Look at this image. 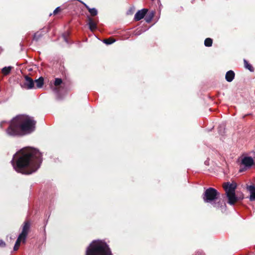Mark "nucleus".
Returning <instances> with one entry per match:
<instances>
[{"label": "nucleus", "instance_id": "1", "mask_svg": "<svg viewBox=\"0 0 255 255\" xmlns=\"http://www.w3.org/2000/svg\"><path fill=\"white\" fill-rule=\"evenodd\" d=\"M42 160V155L38 150L27 147L15 153L11 162L16 172L30 174L39 168Z\"/></svg>", "mask_w": 255, "mask_h": 255}, {"label": "nucleus", "instance_id": "2", "mask_svg": "<svg viewBox=\"0 0 255 255\" xmlns=\"http://www.w3.org/2000/svg\"><path fill=\"white\" fill-rule=\"evenodd\" d=\"M35 125L33 118L26 115H19L11 121L6 132L11 136L30 133L34 130Z\"/></svg>", "mask_w": 255, "mask_h": 255}, {"label": "nucleus", "instance_id": "3", "mask_svg": "<svg viewBox=\"0 0 255 255\" xmlns=\"http://www.w3.org/2000/svg\"><path fill=\"white\" fill-rule=\"evenodd\" d=\"M219 196V193L217 190L210 187L205 190L203 199L205 203H211L214 208L224 213L226 211V205L218 198Z\"/></svg>", "mask_w": 255, "mask_h": 255}, {"label": "nucleus", "instance_id": "4", "mask_svg": "<svg viewBox=\"0 0 255 255\" xmlns=\"http://www.w3.org/2000/svg\"><path fill=\"white\" fill-rule=\"evenodd\" d=\"M86 255H113L107 244L102 240L93 241L87 248Z\"/></svg>", "mask_w": 255, "mask_h": 255}, {"label": "nucleus", "instance_id": "5", "mask_svg": "<svg viewBox=\"0 0 255 255\" xmlns=\"http://www.w3.org/2000/svg\"><path fill=\"white\" fill-rule=\"evenodd\" d=\"M237 185L235 183H226L224 184L223 187L225 190L227 197L228 199V203L230 205H234L237 201L238 198L235 195V189Z\"/></svg>", "mask_w": 255, "mask_h": 255}, {"label": "nucleus", "instance_id": "6", "mask_svg": "<svg viewBox=\"0 0 255 255\" xmlns=\"http://www.w3.org/2000/svg\"><path fill=\"white\" fill-rule=\"evenodd\" d=\"M29 229V223L28 222H25L22 226L21 233L18 236V238L16 240V241L14 245L13 248V250L14 251H16L18 249L19 247L20 246V243L21 242L23 243L25 242V240L28 234Z\"/></svg>", "mask_w": 255, "mask_h": 255}, {"label": "nucleus", "instance_id": "7", "mask_svg": "<svg viewBox=\"0 0 255 255\" xmlns=\"http://www.w3.org/2000/svg\"><path fill=\"white\" fill-rule=\"evenodd\" d=\"M55 87L53 88V91L57 95L59 94L61 88H64L65 84L60 78H55L54 83Z\"/></svg>", "mask_w": 255, "mask_h": 255}, {"label": "nucleus", "instance_id": "8", "mask_svg": "<svg viewBox=\"0 0 255 255\" xmlns=\"http://www.w3.org/2000/svg\"><path fill=\"white\" fill-rule=\"evenodd\" d=\"M24 83L21 85V87L26 89H31L35 88L33 80L29 76L24 77Z\"/></svg>", "mask_w": 255, "mask_h": 255}, {"label": "nucleus", "instance_id": "9", "mask_svg": "<svg viewBox=\"0 0 255 255\" xmlns=\"http://www.w3.org/2000/svg\"><path fill=\"white\" fill-rule=\"evenodd\" d=\"M254 163V159L251 157H244L242 160V164L244 165L246 169L251 168Z\"/></svg>", "mask_w": 255, "mask_h": 255}, {"label": "nucleus", "instance_id": "10", "mask_svg": "<svg viewBox=\"0 0 255 255\" xmlns=\"http://www.w3.org/2000/svg\"><path fill=\"white\" fill-rule=\"evenodd\" d=\"M147 9L146 8L138 10L134 15V19L136 21H138L143 18L147 12Z\"/></svg>", "mask_w": 255, "mask_h": 255}, {"label": "nucleus", "instance_id": "11", "mask_svg": "<svg viewBox=\"0 0 255 255\" xmlns=\"http://www.w3.org/2000/svg\"><path fill=\"white\" fill-rule=\"evenodd\" d=\"M247 189L250 193V200L251 201L255 200V186L254 185L248 186Z\"/></svg>", "mask_w": 255, "mask_h": 255}, {"label": "nucleus", "instance_id": "12", "mask_svg": "<svg viewBox=\"0 0 255 255\" xmlns=\"http://www.w3.org/2000/svg\"><path fill=\"white\" fill-rule=\"evenodd\" d=\"M234 77L235 73L232 70L228 71L226 74L225 79L229 82H232L234 79Z\"/></svg>", "mask_w": 255, "mask_h": 255}, {"label": "nucleus", "instance_id": "13", "mask_svg": "<svg viewBox=\"0 0 255 255\" xmlns=\"http://www.w3.org/2000/svg\"><path fill=\"white\" fill-rule=\"evenodd\" d=\"M88 24L91 30L93 31L97 28L96 23L93 21V20L89 17L88 18Z\"/></svg>", "mask_w": 255, "mask_h": 255}, {"label": "nucleus", "instance_id": "14", "mask_svg": "<svg viewBox=\"0 0 255 255\" xmlns=\"http://www.w3.org/2000/svg\"><path fill=\"white\" fill-rule=\"evenodd\" d=\"M81 3H82L83 4H84L85 5V6L88 9L89 12H90V13L91 14V15L95 16V15H96L97 14L98 11H97V9L96 8H90L86 4L83 3L82 1H81Z\"/></svg>", "mask_w": 255, "mask_h": 255}, {"label": "nucleus", "instance_id": "15", "mask_svg": "<svg viewBox=\"0 0 255 255\" xmlns=\"http://www.w3.org/2000/svg\"><path fill=\"white\" fill-rule=\"evenodd\" d=\"M36 88H41L43 85L44 79L41 77L35 81Z\"/></svg>", "mask_w": 255, "mask_h": 255}, {"label": "nucleus", "instance_id": "16", "mask_svg": "<svg viewBox=\"0 0 255 255\" xmlns=\"http://www.w3.org/2000/svg\"><path fill=\"white\" fill-rule=\"evenodd\" d=\"M11 68L10 66L4 67L1 69V72L4 75H7L10 73Z\"/></svg>", "mask_w": 255, "mask_h": 255}, {"label": "nucleus", "instance_id": "17", "mask_svg": "<svg viewBox=\"0 0 255 255\" xmlns=\"http://www.w3.org/2000/svg\"><path fill=\"white\" fill-rule=\"evenodd\" d=\"M244 62L245 68L250 70L251 72H253L254 69L253 66L250 63H249L246 59L244 60Z\"/></svg>", "mask_w": 255, "mask_h": 255}, {"label": "nucleus", "instance_id": "18", "mask_svg": "<svg viewBox=\"0 0 255 255\" xmlns=\"http://www.w3.org/2000/svg\"><path fill=\"white\" fill-rule=\"evenodd\" d=\"M212 43H213L212 39L210 38H206L204 41L205 45L207 47L211 46Z\"/></svg>", "mask_w": 255, "mask_h": 255}, {"label": "nucleus", "instance_id": "19", "mask_svg": "<svg viewBox=\"0 0 255 255\" xmlns=\"http://www.w3.org/2000/svg\"><path fill=\"white\" fill-rule=\"evenodd\" d=\"M115 41V40L112 39H106L104 40V42L107 44H111Z\"/></svg>", "mask_w": 255, "mask_h": 255}, {"label": "nucleus", "instance_id": "20", "mask_svg": "<svg viewBox=\"0 0 255 255\" xmlns=\"http://www.w3.org/2000/svg\"><path fill=\"white\" fill-rule=\"evenodd\" d=\"M153 16V13H151L148 16H146L145 18V20L146 22H149L150 21L151 19L152 18Z\"/></svg>", "mask_w": 255, "mask_h": 255}, {"label": "nucleus", "instance_id": "21", "mask_svg": "<svg viewBox=\"0 0 255 255\" xmlns=\"http://www.w3.org/2000/svg\"><path fill=\"white\" fill-rule=\"evenodd\" d=\"M67 36V34L65 33L63 34V35L62 36V38L63 39V40L65 41L66 43L68 44L69 41Z\"/></svg>", "mask_w": 255, "mask_h": 255}, {"label": "nucleus", "instance_id": "22", "mask_svg": "<svg viewBox=\"0 0 255 255\" xmlns=\"http://www.w3.org/2000/svg\"><path fill=\"white\" fill-rule=\"evenodd\" d=\"M61 10L60 7H57L53 11V14L55 15L57 14Z\"/></svg>", "mask_w": 255, "mask_h": 255}, {"label": "nucleus", "instance_id": "23", "mask_svg": "<svg viewBox=\"0 0 255 255\" xmlns=\"http://www.w3.org/2000/svg\"><path fill=\"white\" fill-rule=\"evenodd\" d=\"M142 32V30L141 29H140L139 30L137 29L134 32V34L136 35H140Z\"/></svg>", "mask_w": 255, "mask_h": 255}, {"label": "nucleus", "instance_id": "24", "mask_svg": "<svg viewBox=\"0 0 255 255\" xmlns=\"http://www.w3.org/2000/svg\"><path fill=\"white\" fill-rule=\"evenodd\" d=\"M196 255H204L202 251H198L196 253Z\"/></svg>", "mask_w": 255, "mask_h": 255}, {"label": "nucleus", "instance_id": "25", "mask_svg": "<svg viewBox=\"0 0 255 255\" xmlns=\"http://www.w3.org/2000/svg\"><path fill=\"white\" fill-rule=\"evenodd\" d=\"M4 245H5L4 242H3V241H0V246H4Z\"/></svg>", "mask_w": 255, "mask_h": 255}]
</instances>
